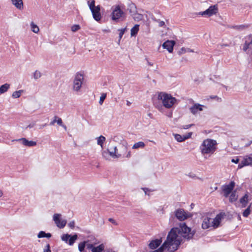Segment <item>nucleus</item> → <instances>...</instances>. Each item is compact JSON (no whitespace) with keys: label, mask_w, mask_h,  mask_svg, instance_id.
<instances>
[{"label":"nucleus","mask_w":252,"mask_h":252,"mask_svg":"<svg viewBox=\"0 0 252 252\" xmlns=\"http://www.w3.org/2000/svg\"><path fill=\"white\" fill-rule=\"evenodd\" d=\"M193 236L191 229L185 223H181L179 227L173 228L171 230L166 240L158 249L153 252H163L165 250L169 252H174L184 239L189 240Z\"/></svg>","instance_id":"f257e3e1"},{"label":"nucleus","mask_w":252,"mask_h":252,"mask_svg":"<svg viewBox=\"0 0 252 252\" xmlns=\"http://www.w3.org/2000/svg\"><path fill=\"white\" fill-rule=\"evenodd\" d=\"M217 141L211 139H207L203 141L200 146V150L203 154H212L217 149Z\"/></svg>","instance_id":"f03ea898"},{"label":"nucleus","mask_w":252,"mask_h":252,"mask_svg":"<svg viewBox=\"0 0 252 252\" xmlns=\"http://www.w3.org/2000/svg\"><path fill=\"white\" fill-rule=\"evenodd\" d=\"M222 216L221 214H219L214 219H212L209 217H205L202 224V228L205 229L209 228L210 227H218L222 218Z\"/></svg>","instance_id":"7ed1b4c3"},{"label":"nucleus","mask_w":252,"mask_h":252,"mask_svg":"<svg viewBox=\"0 0 252 252\" xmlns=\"http://www.w3.org/2000/svg\"><path fill=\"white\" fill-rule=\"evenodd\" d=\"M158 98L166 108H171L176 101V99L171 94L163 92L158 93Z\"/></svg>","instance_id":"20e7f679"},{"label":"nucleus","mask_w":252,"mask_h":252,"mask_svg":"<svg viewBox=\"0 0 252 252\" xmlns=\"http://www.w3.org/2000/svg\"><path fill=\"white\" fill-rule=\"evenodd\" d=\"M88 5L89 7L90 10L92 12L93 18L96 21H99L101 20V16L100 14V5H95L94 0H89L87 2Z\"/></svg>","instance_id":"39448f33"},{"label":"nucleus","mask_w":252,"mask_h":252,"mask_svg":"<svg viewBox=\"0 0 252 252\" xmlns=\"http://www.w3.org/2000/svg\"><path fill=\"white\" fill-rule=\"evenodd\" d=\"M84 80V76L82 73H77L73 81L72 89L75 92H79Z\"/></svg>","instance_id":"423d86ee"},{"label":"nucleus","mask_w":252,"mask_h":252,"mask_svg":"<svg viewBox=\"0 0 252 252\" xmlns=\"http://www.w3.org/2000/svg\"><path fill=\"white\" fill-rule=\"evenodd\" d=\"M125 15V14L124 11L121 9L120 6L117 5L113 10L111 16L112 20L118 22L120 19L124 18Z\"/></svg>","instance_id":"0eeeda50"},{"label":"nucleus","mask_w":252,"mask_h":252,"mask_svg":"<svg viewBox=\"0 0 252 252\" xmlns=\"http://www.w3.org/2000/svg\"><path fill=\"white\" fill-rule=\"evenodd\" d=\"M235 183L233 181H231L228 185H224L222 186L221 189L223 193V195L225 197H228L229 195L232 193L235 187Z\"/></svg>","instance_id":"6e6552de"},{"label":"nucleus","mask_w":252,"mask_h":252,"mask_svg":"<svg viewBox=\"0 0 252 252\" xmlns=\"http://www.w3.org/2000/svg\"><path fill=\"white\" fill-rule=\"evenodd\" d=\"M218 12V5H214L210 6L207 10H205L203 12H199V14L202 16H207L208 17H210L213 15L216 14Z\"/></svg>","instance_id":"1a4fd4ad"},{"label":"nucleus","mask_w":252,"mask_h":252,"mask_svg":"<svg viewBox=\"0 0 252 252\" xmlns=\"http://www.w3.org/2000/svg\"><path fill=\"white\" fill-rule=\"evenodd\" d=\"M61 215L60 214H55L53 216V220L58 227L63 228L65 226L66 221L64 220L61 219Z\"/></svg>","instance_id":"9d476101"},{"label":"nucleus","mask_w":252,"mask_h":252,"mask_svg":"<svg viewBox=\"0 0 252 252\" xmlns=\"http://www.w3.org/2000/svg\"><path fill=\"white\" fill-rule=\"evenodd\" d=\"M176 217L180 221L184 220L189 217V215L182 209H177L175 212Z\"/></svg>","instance_id":"9b49d317"},{"label":"nucleus","mask_w":252,"mask_h":252,"mask_svg":"<svg viewBox=\"0 0 252 252\" xmlns=\"http://www.w3.org/2000/svg\"><path fill=\"white\" fill-rule=\"evenodd\" d=\"M252 164V155L246 156L238 165V168L240 169L245 166L250 165Z\"/></svg>","instance_id":"f8f14e48"},{"label":"nucleus","mask_w":252,"mask_h":252,"mask_svg":"<svg viewBox=\"0 0 252 252\" xmlns=\"http://www.w3.org/2000/svg\"><path fill=\"white\" fill-rule=\"evenodd\" d=\"M21 142L22 144L28 147H33L36 145V142L33 141H29L25 138H21L18 139L12 140V141Z\"/></svg>","instance_id":"ddd939ff"},{"label":"nucleus","mask_w":252,"mask_h":252,"mask_svg":"<svg viewBox=\"0 0 252 252\" xmlns=\"http://www.w3.org/2000/svg\"><path fill=\"white\" fill-rule=\"evenodd\" d=\"M175 44L174 40H167L162 44V47L166 49L169 53H172L173 50V47Z\"/></svg>","instance_id":"4468645a"},{"label":"nucleus","mask_w":252,"mask_h":252,"mask_svg":"<svg viewBox=\"0 0 252 252\" xmlns=\"http://www.w3.org/2000/svg\"><path fill=\"white\" fill-rule=\"evenodd\" d=\"M203 107L204 106L202 105L199 103H195L190 108V111L193 115H195L199 111H202Z\"/></svg>","instance_id":"2eb2a0df"},{"label":"nucleus","mask_w":252,"mask_h":252,"mask_svg":"<svg viewBox=\"0 0 252 252\" xmlns=\"http://www.w3.org/2000/svg\"><path fill=\"white\" fill-rule=\"evenodd\" d=\"M162 240L160 239H157L152 241L149 244V247L151 249H155L158 248L161 243Z\"/></svg>","instance_id":"dca6fc26"},{"label":"nucleus","mask_w":252,"mask_h":252,"mask_svg":"<svg viewBox=\"0 0 252 252\" xmlns=\"http://www.w3.org/2000/svg\"><path fill=\"white\" fill-rule=\"evenodd\" d=\"M12 4L18 9L23 8V2L22 0H11Z\"/></svg>","instance_id":"f3484780"},{"label":"nucleus","mask_w":252,"mask_h":252,"mask_svg":"<svg viewBox=\"0 0 252 252\" xmlns=\"http://www.w3.org/2000/svg\"><path fill=\"white\" fill-rule=\"evenodd\" d=\"M117 150L116 146L113 147L112 148H110L108 150L110 155L113 158H118L120 157V155H116V151Z\"/></svg>","instance_id":"a211bd4d"},{"label":"nucleus","mask_w":252,"mask_h":252,"mask_svg":"<svg viewBox=\"0 0 252 252\" xmlns=\"http://www.w3.org/2000/svg\"><path fill=\"white\" fill-rule=\"evenodd\" d=\"M10 84L5 83L0 87V94H2L6 92L10 88Z\"/></svg>","instance_id":"6ab92c4d"},{"label":"nucleus","mask_w":252,"mask_h":252,"mask_svg":"<svg viewBox=\"0 0 252 252\" xmlns=\"http://www.w3.org/2000/svg\"><path fill=\"white\" fill-rule=\"evenodd\" d=\"M139 25L138 24H136L131 29V36H135L137 34V32L139 31Z\"/></svg>","instance_id":"aec40b11"},{"label":"nucleus","mask_w":252,"mask_h":252,"mask_svg":"<svg viewBox=\"0 0 252 252\" xmlns=\"http://www.w3.org/2000/svg\"><path fill=\"white\" fill-rule=\"evenodd\" d=\"M248 194H245V195L240 199V202L242 204L243 207H245L246 206L248 202Z\"/></svg>","instance_id":"412c9836"},{"label":"nucleus","mask_w":252,"mask_h":252,"mask_svg":"<svg viewBox=\"0 0 252 252\" xmlns=\"http://www.w3.org/2000/svg\"><path fill=\"white\" fill-rule=\"evenodd\" d=\"M145 145L143 142H138L133 145L132 149H137L138 148H143L145 147Z\"/></svg>","instance_id":"4be33fe9"},{"label":"nucleus","mask_w":252,"mask_h":252,"mask_svg":"<svg viewBox=\"0 0 252 252\" xmlns=\"http://www.w3.org/2000/svg\"><path fill=\"white\" fill-rule=\"evenodd\" d=\"M104 248V246L103 244H101L97 247H94L92 249V252H101Z\"/></svg>","instance_id":"5701e85b"},{"label":"nucleus","mask_w":252,"mask_h":252,"mask_svg":"<svg viewBox=\"0 0 252 252\" xmlns=\"http://www.w3.org/2000/svg\"><path fill=\"white\" fill-rule=\"evenodd\" d=\"M237 198L238 195L236 194V191H234L231 193V194L229 196V201L231 202H233L235 201Z\"/></svg>","instance_id":"b1692460"},{"label":"nucleus","mask_w":252,"mask_h":252,"mask_svg":"<svg viewBox=\"0 0 252 252\" xmlns=\"http://www.w3.org/2000/svg\"><path fill=\"white\" fill-rule=\"evenodd\" d=\"M31 30L33 32L37 33L39 32V29L38 27L36 25H35L33 22H31Z\"/></svg>","instance_id":"393cba45"},{"label":"nucleus","mask_w":252,"mask_h":252,"mask_svg":"<svg viewBox=\"0 0 252 252\" xmlns=\"http://www.w3.org/2000/svg\"><path fill=\"white\" fill-rule=\"evenodd\" d=\"M174 138L178 142H181L186 140V138H184V136H182L179 134H174Z\"/></svg>","instance_id":"a878e982"},{"label":"nucleus","mask_w":252,"mask_h":252,"mask_svg":"<svg viewBox=\"0 0 252 252\" xmlns=\"http://www.w3.org/2000/svg\"><path fill=\"white\" fill-rule=\"evenodd\" d=\"M152 19L154 21L158 23L159 27H165V22L164 21H161L159 19H157L155 17H152Z\"/></svg>","instance_id":"bb28decb"},{"label":"nucleus","mask_w":252,"mask_h":252,"mask_svg":"<svg viewBox=\"0 0 252 252\" xmlns=\"http://www.w3.org/2000/svg\"><path fill=\"white\" fill-rule=\"evenodd\" d=\"M133 18L135 21H139L143 19V15L139 13H135L132 14Z\"/></svg>","instance_id":"cd10ccee"},{"label":"nucleus","mask_w":252,"mask_h":252,"mask_svg":"<svg viewBox=\"0 0 252 252\" xmlns=\"http://www.w3.org/2000/svg\"><path fill=\"white\" fill-rule=\"evenodd\" d=\"M97 139V144L99 145H100L101 147H102V144L105 141V137L102 135H101L99 137H98Z\"/></svg>","instance_id":"c85d7f7f"},{"label":"nucleus","mask_w":252,"mask_h":252,"mask_svg":"<svg viewBox=\"0 0 252 252\" xmlns=\"http://www.w3.org/2000/svg\"><path fill=\"white\" fill-rule=\"evenodd\" d=\"M23 90H19L18 91L14 92L12 94V97L14 98H19L21 95L22 93H23Z\"/></svg>","instance_id":"c756f323"},{"label":"nucleus","mask_w":252,"mask_h":252,"mask_svg":"<svg viewBox=\"0 0 252 252\" xmlns=\"http://www.w3.org/2000/svg\"><path fill=\"white\" fill-rule=\"evenodd\" d=\"M77 235H74L73 236H71L69 238L68 244L69 245H72L75 242V240L77 239Z\"/></svg>","instance_id":"7c9ffc66"},{"label":"nucleus","mask_w":252,"mask_h":252,"mask_svg":"<svg viewBox=\"0 0 252 252\" xmlns=\"http://www.w3.org/2000/svg\"><path fill=\"white\" fill-rule=\"evenodd\" d=\"M85 247H86V242L85 241L80 243L78 245V249H79V251L80 252H83Z\"/></svg>","instance_id":"2f4dec72"},{"label":"nucleus","mask_w":252,"mask_h":252,"mask_svg":"<svg viewBox=\"0 0 252 252\" xmlns=\"http://www.w3.org/2000/svg\"><path fill=\"white\" fill-rule=\"evenodd\" d=\"M41 76V73L40 71L36 70L33 74V77L34 79L36 80Z\"/></svg>","instance_id":"473e14b6"},{"label":"nucleus","mask_w":252,"mask_h":252,"mask_svg":"<svg viewBox=\"0 0 252 252\" xmlns=\"http://www.w3.org/2000/svg\"><path fill=\"white\" fill-rule=\"evenodd\" d=\"M126 30V28L119 30V31H120L119 41L121 40V38H122V36L124 35V33L125 32Z\"/></svg>","instance_id":"72a5a7b5"},{"label":"nucleus","mask_w":252,"mask_h":252,"mask_svg":"<svg viewBox=\"0 0 252 252\" xmlns=\"http://www.w3.org/2000/svg\"><path fill=\"white\" fill-rule=\"evenodd\" d=\"M106 94H105V93H103L101 94L100 97V99H99V103L100 105H102L104 99L106 98Z\"/></svg>","instance_id":"f704fd0d"},{"label":"nucleus","mask_w":252,"mask_h":252,"mask_svg":"<svg viewBox=\"0 0 252 252\" xmlns=\"http://www.w3.org/2000/svg\"><path fill=\"white\" fill-rule=\"evenodd\" d=\"M80 29V27L79 25H74L71 27V31L73 32H75L78 31Z\"/></svg>","instance_id":"c9c22d12"},{"label":"nucleus","mask_w":252,"mask_h":252,"mask_svg":"<svg viewBox=\"0 0 252 252\" xmlns=\"http://www.w3.org/2000/svg\"><path fill=\"white\" fill-rule=\"evenodd\" d=\"M250 207H248L243 212V215L245 217H247L250 214Z\"/></svg>","instance_id":"e433bc0d"},{"label":"nucleus","mask_w":252,"mask_h":252,"mask_svg":"<svg viewBox=\"0 0 252 252\" xmlns=\"http://www.w3.org/2000/svg\"><path fill=\"white\" fill-rule=\"evenodd\" d=\"M69 237H70V235L68 234H64L62 236V239L63 241L67 242V240L69 239Z\"/></svg>","instance_id":"4c0bfd02"},{"label":"nucleus","mask_w":252,"mask_h":252,"mask_svg":"<svg viewBox=\"0 0 252 252\" xmlns=\"http://www.w3.org/2000/svg\"><path fill=\"white\" fill-rule=\"evenodd\" d=\"M46 236V233L43 231H41L39 232L37 235V237L39 238H44Z\"/></svg>","instance_id":"58836bf2"},{"label":"nucleus","mask_w":252,"mask_h":252,"mask_svg":"<svg viewBox=\"0 0 252 252\" xmlns=\"http://www.w3.org/2000/svg\"><path fill=\"white\" fill-rule=\"evenodd\" d=\"M252 43V42L250 43L245 42L244 46H243V50L246 51V50L249 48L250 45Z\"/></svg>","instance_id":"ea45409f"},{"label":"nucleus","mask_w":252,"mask_h":252,"mask_svg":"<svg viewBox=\"0 0 252 252\" xmlns=\"http://www.w3.org/2000/svg\"><path fill=\"white\" fill-rule=\"evenodd\" d=\"M68 226L71 228V229H73L74 228V226H75V222H74V221H71L70 222H69L68 224Z\"/></svg>","instance_id":"a19ab883"},{"label":"nucleus","mask_w":252,"mask_h":252,"mask_svg":"<svg viewBox=\"0 0 252 252\" xmlns=\"http://www.w3.org/2000/svg\"><path fill=\"white\" fill-rule=\"evenodd\" d=\"M43 252H51L50 250V247L49 244H47L46 246V248L44 250Z\"/></svg>","instance_id":"79ce46f5"},{"label":"nucleus","mask_w":252,"mask_h":252,"mask_svg":"<svg viewBox=\"0 0 252 252\" xmlns=\"http://www.w3.org/2000/svg\"><path fill=\"white\" fill-rule=\"evenodd\" d=\"M130 9H129V12L130 13H132V12H134L135 11V6L133 4H132L130 6Z\"/></svg>","instance_id":"37998d69"},{"label":"nucleus","mask_w":252,"mask_h":252,"mask_svg":"<svg viewBox=\"0 0 252 252\" xmlns=\"http://www.w3.org/2000/svg\"><path fill=\"white\" fill-rule=\"evenodd\" d=\"M56 123H57V124L61 126H63V121L60 118L58 117Z\"/></svg>","instance_id":"c03bdc74"},{"label":"nucleus","mask_w":252,"mask_h":252,"mask_svg":"<svg viewBox=\"0 0 252 252\" xmlns=\"http://www.w3.org/2000/svg\"><path fill=\"white\" fill-rule=\"evenodd\" d=\"M108 220L111 222V223H112L113 224H114V225H117L118 224L117 222L115 220H114L112 218H109L108 219Z\"/></svg>","instance_id":"a18cd8bd"},{"label":"nucleus","mask_w":252,"mask_h":252,"mask_svg":"<svg viewBox=\"0 0 252 252\" xmlns=\"http://www.w3.org/2000/svg\"><path fill=\"white\" fill-rule=\"evenodd\" d=\"M86 246L88 249H91L92 251V249L94 247L93 244H88Z\"/></svg>","instance_id":"49530a36"},{"label":"nucleus","mask_w":252,"mask_h":252,"mask_svg":"<svg viewBox=\"0 0 252 252\" xmlns=\"http://www.w3.org/2000/svg\"><path fill=\"white\" fill-rule=\"evenodd\" d=\"M57 118V116H55L54 120L50 122V125L51 126L54 125L55 123H56Z\"/></svg>","instance_id":"de8ad7c7"},{"label":"nucleus","mask_w":252,"mask_h":252,"mask_svg":"<svg viewBox=\"0 0 252 252\" xmlns=\"http://www.w3.org/2000/svg\"><path fill=\"white\" fill-rule=\"evenodd\" d=\"M193 125V124L185 125L182 126V128L184 129H188Z\"/></svg>","instance_id":"09e8293b"},{"label":"nucleus","mask_w":252,"mask_h":252,"mask_svg":"<svg viewBox=\"0 0 252 252\" xmlns=\"http://www.w3.org/2000/svg\"><path fill=\"white\" fill-rule=\"evenodd\" d=\"M239 161V159L238 158H236L235 159L233 158L231 160V162L235 163H238Z\"/></svg>","instance_id":"8fccbe9b"},{"label":"nucleus","mask_w":252,"mask_h":252,"mask_svg":"<svg viewBox=\"0 0 252 252\" xmlns=\"http://www.w3.org/2000/svg\"><path fill=\"white\" fill-rule=\"evenodd\" d=\"M35 123H31L30 124H29L27 127H26L27 128H32L34 126H35Z\"/></svg>","instance_id":"3c124183"},{"label":"nucleus","mask_w":252,"mask_h":252,"mask_svg":"<svg viewBox=\"0 0 252 252\" xmlns=\"http://www.w3.org/2000/svg\"><path fill=\"white\" fill-rule=\"evenodd\" d=\"M192 134L191 132L189 133L187 135L184 136V138H186V139H187L190 137L191 135Z\"/></svg>","instance_id":"603ef678"},{"label":"nucleus","mask_w":252,"mask_h":252,"mask_svg":"<svg viewBox=\"0 0 252 252\" xmlns=\"http://www.w3.org/2000/svg\"><path fill=\"white\" fill-rule=\"evenodd\" d=\"M188 176L192 178H195L196 177L195 175L194 174L191 173H189Z\"/></svg>","instance_id":"864d4df0"},{"label":"nucleus","mask_w":252,"mask_h":252,"mask_svg":"<svg viewBox=\"0 0 252 252\" xmlns=\"http://www.w3.org/2000/svg\"><path fill=\"white\" fill-rule=\"evenodd\" d=\"M186 52V49L184 48H182L179 52L181 54H183V53H185Z\"/></svg>","instance_id":"5fc2aeb1"},{"label":"nucleus","mask_w":252,"mask_h":252,"mask_svg":"<svg viewBox=\"0 0 252 252\" xmlns=\"http://www.w3.org/2000/svg\"><path fill=\"white\" fill-rule=\"evenodd\" d=\"M51 236H52V235L51 233H46L45 237L49 238L51 237Z\"/></svg>","instance_id":"6e6d98bb"},{"label":"nucleus","mask_w":252,"mask_h":252,"mask_svg":"<svg viewBox=\"0 0 252 252\" xmlns=\"http://www.w3.org/2000/svg\"><path fill=\"white\" fill-rule=\"evenodd\" d=\"M47 125L46 124H42V125H40L39 126V129H42L43 127H44L45 126H46Z\"/></svg>","instance_id":"4d7b16f0"},{"label":"nucleus","mask_w":252,"mask_h":252,"mask_svg":"<svg viewBox=\"0 0 252 252\" xmlns=\"http://www.w3.org/2000/svg\"><path fill=\"white\" fill-rule=\"evenodd\" d=\"M142 189L144 191L146 194H147V191L149 190L148 189L146 188H142Z\"/></svg>","instance_id":"13d9d810"},{"label":"nucleus","mask_w":252,"mask_h":252,"mask_svg":"<svg viewBox=\"0 0 252 252\" xmlns=\"http://www.w3.org/2000/svg\"><path fill=\"white\" fill-rule=\"evenodd\" d=\"M210 98H212V99L217 98L218 99H219V98H218V97L217 95L211 96Z\"/></svg>","instance_id":"bf43d9fd"},{"label":"nucleus","mask_w":252,"mask_h":252,"mask_svg":"<svg viewBox=\"0 0 252 252\" xmlns=\"http://www.w3.org/2000/svg\"><path fill=\"white\" fill-rule=\"evenodd\" d=\"M3 195V191L0 189V197H2Z\"/></svg>","instance_id":"052dcab7"},{"label":"nucleus","mask_w":252,"mask_h":252,"mask_svg":"<svg viewBox=\"0 0 252 252\" xmlns=\"http://www.w3.org/2000/svg\"><path fill=\"white\" fill-rule=\"evenodd\" d=\"M127 158H129L130 157V152H128L126 156Z\"/></svg>","instance_id":"680f3d73"},{"label":"nucleus","mask_w":252,"mask_h":252,"mask_svg":"<svg viewBox=\"0 0 252 252\" xmlns=\"http://www.w3.org/2000/svg\"><path fill=\"white\" fill-rule=\"evenodd\" d=\"M65 130H66V126L63 124V126H61Z\"/></svg>","instance_id":"e2e57ef3"},{"label":"nucleus","mask_w":252,"mask_h":252,"mask_svg":"<svg viewBox=\"0 0 252 252\" xmlns=\"http://www.w3.org/2000/svg\"><path fill=\"white\" fill-rule=\"evenodd\" d=\"M148 63L149 65L150 66H153V64L149 62L148 61Z\"/></svg>","instance_id":"0e129e2a"},{"label":"nucleus","mask_w":252,"mask_h":252,"mask_svg":"<svg viewBox=\"0 0 252 252\" xmlns=\"http://www.w3.org/2000/svg\"><path fill=\"white\" fill-rule=\"evenodd\" d=\"M130 104H131V103L129 101H127V102H126L127 105L129 106Z\"/></svg>","instance_id":"69168bd1"},{"label":"nucleus","mask_w":252,"mask_h":252,"mask_svg":"<svg viewBox=\"0 0 252 252\" xmlns=\"http://www.w3.org/2000/svg\"><path fill=\"white\" fill-rule=\"evenodd\" d=\"M250 145H251V143H248V144H247L246 145V147H248V146H249Z\"/></svg>","instance_id":"338daca9"},{"label":"nucleus","mask_w":252,"mask_h":252,"mask_svg":"<svg viewBox=\"0 0 252 252\" xmlns=\"http://www.w3.org/2000/svg\"><path fill=\"white\" fill-rule=\"evenodd\" d=\"M188 51L193 52L192 50H190L189 49H188Z\"/></svg>","instance_id":"774afa93"}]
</instances>
